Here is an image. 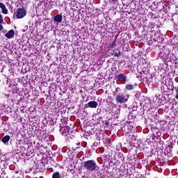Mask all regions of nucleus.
I'll return each instance as SVG.
<instances>
[{
    "label": "nucleus",
    "instance_id": "9b49d317",
    "mask_svg": "<svg viewBox=\"0 0 178 178\" xmlns=\"http://www.w3.org/2000/svg\"><path fill=\"white\" fill-rule=\"evenodd\" d=\"M10 140V136L6 135V136L3 137L1 141L3 144H6V143H9Z\"/></svg>",
    "mask_w": 178,
    "mask_h": 178
},
{
    "label": "nucleus",
    "instance_id": "39448f33",
    "mask_svg": "<svg viewBox=\"0 0 178 178\" xmlns=\"http://www.w3.org/2000/svg\"><path fill=\"white\" fill-rule=\"evenodd\" d=\"M27 15V12L24 8H18L17 11V19H23Z\"/></svg>",
    "mask_w": 178,
    "mask_h": 178
},
{
    "label": "nucleus",
    "instance_id": "7ed1b4c3",
    "mask_svg": "<svg viewBox=\"0 0 178 178\" xmlns=\"http://www.w3.org/2000/svg\"><path fill=\"white\" fill-rule=\"evenodd\" d=\"M127 101H129V96H126L123 93L119 94L115 97L117 104H126Z\"/></svg>",
    "mask_w": 178,
    "mask_h": 178
},
{
    "label": "nucleus",
    "instance_id": "5701e85b",
    "mask_svg": "<svg viewBox=\"0 0 178 178\" xmlns=\"http://www.w3.org/2000/svg\"><path fill=\"white\" fill-rule=\"evenodd\" d=\"M78 145H80V143H78Z\"/></svg>",
    "mask_w": 178,
    "mask_h": 178
},
{
    "label": "nucleus",
    "instance_id": "a211bd4d",
    "mask_svg": "<svg viewBox=\"0 0 178 178\" xmlns=\"http://www.w3.org/2000/svg\"><path fill=\"white\" fill-rule=\"evenodd\" d=\"M99 151H100L101 154H104L105 149H104V147H101V148L99 149Z\"/></svg>",
    "mask_w": 178,
    "mask_h": 178
},
{
    "label": "nucleus",
    "instance_id": "2eb2a0df",
    "mask_svg": "<svg viewBox=\"0 0 178 178\" xmlns=\"http://www.w3.org/2000/svg\"><path fill=\"white\" fill-rule=\"evenodd\" d=\"M126 90H133L134 88V85H127L125 87Z\"/></svg>",
    "mask_w": 178,
    "mask_h": 178
},
{
    "label": "nucleus",
    "instance_id": "423d86ee",
    "mask_svg": "<svg viewBox=\"0 0 178 178\" xmlns=\"http://www.w3.org/2000/svg\"><path fill=\"white\" fill-rule=\"evenodd\" d=\"M117 79L120 81H122L123 84H125L127 80V76H126V74H124V73H121L117 76Z\"/></svg>",
    "mask_w": 178,
    "mask_h": 178
},
{
    "label": "nucleus",
    "instance_id": "0eeeda50",
    "mask_svg": "<svg viewBox=\"0 0 178 178\" xmlns=\"http://www.w3.org/2000/svg\"><path fill=\"white\" fill-rule=\"evenodd\" d=\"M5 37L8 39L13 38V37H15V31H13V29L10 30L5 34Z\"/></svg>",
    "mask_w": 178,
    "mask_h": 178
},
{
    "label": "nucleus",
    "instance_id": "412c9836",
    "mask_svg": "<svg viewBox=\"0 0 178 178\" xmlns=\"http://www.w3.org/2000/svg\"><path fill=\"white\" fill-rule=\"evenodd\" d=\"M118 90H120V88H117L115 89V92H118Z\"/></svg>",
    "mask_w": 178,
    "mask_h": 178
},
{
    "label": "nucleus",
    "instance_id": "4468645a",
    "mask_svg": "<svg viewBox=\"0 0 178 178\" xmlns=\"http://www.w3.org/2000/svg\"><path fill=\"white\" fill-rule=\"evenodd\" d=\"M110 47L111 48L115 49V48H116V40H114L111 43H110Z\"/></svg>",
    "mask_w": 178,
    "mask_h": 178
},
{
    "label": "nucleus",
    "instance_id": "aec40b11",
    "mask_svg": "<svg viewBox=\"0 0 178 178\" xmlns=\"http://www.w3.org/2000/svg\"><path fill=\"white\" fill-rule=\"evenodd\" d=\"M97 145H98V143L95 142L92 145V147H97Z\"/></svg>",
    "mask_w": 178,
    "mask_h": 178
},
{
    "label": "nucleus",
    "instance_id": "6e6552de",
    "mask_svg": "<svg viewBox=\"0 0 178 178\" xmlns=\"http://www.w3.org/2000/svg\"><path fill=\"white\" fill-rule=\"evenodd\" d=\"M54 21L56 23H60L62 22V15L58 14L54 17Z\"/></svg>",
    "mask_w": 178,
    "mask_h": 178
},
{
    "label": "nucleus",
    "instance_id": "4be33fe9",
    "mask_svg": "<svg viewBox=\"0 0 178 178\" xmlns=\"http://www.w3.org/2000/svg\"><path fill=\"white\" fill-rule=\"evenodd\" d=\"M155 136H152V140H155Z\"/></svg>",
    "mask_w": 178,
    "mask_h": 178
},
{
    "label": "nucleus",
    "instance_id": "f257e3e1",
    "mask_svg": "<svg viewBox=\"0 0 178 178\" xmlns=\"http://www.w3.org/2000/svg\"><path fill=\"white\" fill-rule=\"evenodd\" d=\"M83 168L88 173H92L95 170H98L99 167L97 165V162L94 160H88L83 163Z\"/></svg>",
    "mask_w": 178,
    "mask_h": 178
},
{
    "label": "nucleus",
    "instance_id": "6ab92c4d",
    "mask_svg": "<svg viewBox=\"0 0 178 178\" xmlns=\"http://www.w3.org/2000/svg\"><path fill=\"white\" fill-rule=\"evenodd\" d=\"M2 30H3V26L0 24V31H2Z\"/></svg>",
    "mask_w": 178,
    "mask_h": 178
},
{
    "label": "nucleus",
    "instance_id": "20e7f679",
    "mask_svg": "<svg viewBox=\"0 0 178 178\" xmlns=\"http://www.w3.org/2000/svg\"><path fill=\"white\" fill-rule=\"evenodd\" d=\"M69 129H70L69 127H60L59 131L62 136H67V137H69V136H70Z\"/></svg>",
    "mask_w": 178,
    "mask_h": 178
},
{
    "label": "nucleus",
    "instance_id": "f03ea898",
    "mask_svg": "<svg viewBox=\"0 0 178 178\" xmlns=\"http://www.w3.org/2000/svg\"><path fill=\"white\" fill-rule=\"evenodd\" d=\"M159 56L163 60H170L169 58L170 57V50L165 47H163L160 51Z\"/></svg>",
    "mask_w": 178,
    "mask_h": 178
},
{
    "label": "nucleus",
    "instance_id": "1a4fd4ad",
    "mask_svg": "<svg viewBox=\"0 0 178 178\" xmlns=\"http://www.w3.org/2000/svg\"><path fill=\"white\" fill-rule=\"evenodd\" d=\"M0 8L4 15H8V9L3 3H0Z\"/></svg>",
    "mask_w": 178,
    "mask_h": 178
},
{
    "label": "nucleus",
    "instance_id": "dca6fc26",
    "mask_svg": "<svg viewBox=\"0 0 178 178\" xmlns=\"http://www.w3.org/2000/svg\"><path fill=\"white\" fill-rule=\"evenodd\" d=\"M140 97H141V94H140V92H137L136 94H135V98H140Z\"/></svg>",
    "mask_w": 178,
    "mask_h": 178
},
{
    "label": "nucleus",
    "instance_id": "f3484780",
    "mask_svg": "<svg viewBox=\"0 0 178 178\" xmlns=\"http://www.w3.org/2000/svg\"><path fill=\"white\" fill-rule=\"evenodd\" d=\"M3 23V17L2 15H0V24Z\"/></svg>",
    "mask_w": 178,
    "mask_h": 178
},
{
    "label": "nucleus",
    "instance_id": "ddd939ff",
    "mask_svg": "<svg viewBox=\"0 0 178 178\" xmlns=\"http://www.w3.org/2000/svg\"><path fill=\"white\" fill-rule=\"evenodd\" d=\"M52 178H62V176H60V173H59V172H56L53 174Z\"/></svg>",
    "mask_w": 178,
    "mask_h": 178
},
{
    "label": "nucleus",
    "instance_id": "f8f14e48",
    "mask_svg": "<svg viewBox=\"0 0 178 178\" xmlns=\"http://www.w3.org/2000/svg\"><path fill=\"white\" fill-rule=\"evenodd\" d=\"M113 55L116 58H119L122 54L120 53V50H118V49H116L113 51Z\"/></svg>",
    "mask_w": 178,
    "mask_h": 178
},
{
    "label": "nucleus",
    "instance_id": "9d476101",
    "mask_svg": "<svg viewBox=\"0 0 178 178\" xmlns=\"http://www.w3.org/2000/svg\"><path fill=\"white\" fill-rule=\"evenodd\" d=\"M88 105L89 108H97V106H98V103L95 101H91L88 103Z\"/></svg>",
    "mask_w": 178,
    "mask_h": 178
}]
</instances>
